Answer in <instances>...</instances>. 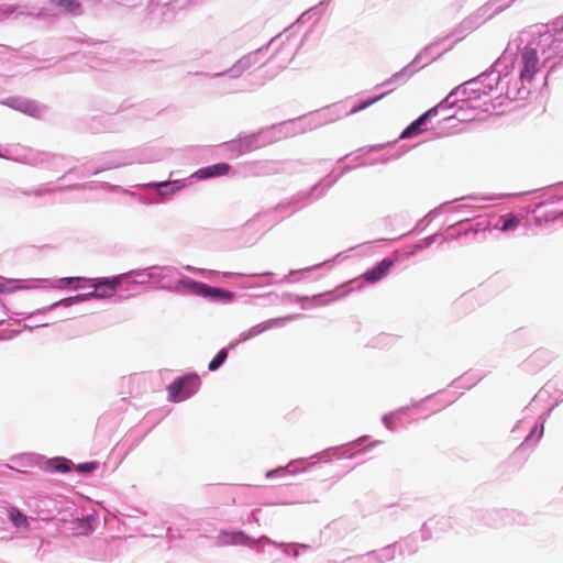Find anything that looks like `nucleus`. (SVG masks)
Instances as JSON below:
<instances>
[{"instance_id": "2eb2a0df", "label": "nucleus", "mask_w": 563, "mask_h": 563, "mask_svg": "<svg viewBox=\"0 0 563 563\" xmlns=\"http://www.w3.org/2000/svg\"><path fill=\"white\" fill-rule=\"evenodd\" d=\"M382 98H383V96H378V97L373 98L371 100L364 101L363 103H361L357 107L353 108L351 112L355 113V112H358L361 110H364V109H366L367 107H369L371 104H373L374 102H376L377 100H379Z\"/></svg>"}, {"instance_id": "39448f33", "label": "nucleus", "mask_w": 563, "mask_h": 563, "mask_svg": "<svg viewBox=\"0 0 563 563\" xmlns=\"http://www.w3.org/2000/svg\"><path fill=\"white\" fill-rule=\"evenodd\" d=\"M394 262L390 258H384L382 262H379L376 266L368 269L364 274V278L368 283H376L384 278L389 269L393 267Z\"/></svg>"}, {"instance_id": "f8f14e48", "label": "nucleus", "mask_w": 563, "mask_h": 563, "mask_svg": "<svg viewBox=\"0 0 563 563\" xmlns=\"http://www.w3.org/2000/svg\"><path fill=\"white\" fill-rule=\"evenodd\" d=\"M52 468L55 472H60V473H66V472L70 471L69 462L66 461V460H64V461H54L52 463Z\"/></svg>"}, {"instance_id": "4468645a", "label": "nucleus", "mask_w": 563, "mask_h": 563, "mask_svg": "<svg viewBox=\"0 0 563 563\" xmlns=\"http://www.w3.org/2000/svg\"><path fill=\"white\" fill-rule=\"evenodd\" d=\"M97 467L96 462L81 463L76 466V470L81 473H90Z\"/></svg>"}, {"instance_id": "6e6552de", "label": "nucleus", "mask_w": 563, "mask_h": 563, "mask_svg": "<svg viewBox=\"0 0 563 563\" xmlns=\"http://www.w3.org/2000/svg\"><path fill=\"white\" fill-rule=\"evenodd\" d=\"M27 288L24 285L20 284V280L16 279H8L0 276V292L1 294H11L20 289Z\"/></svg>"}, {"instance_id": "1a4fd4ad", "label": "nucleus", "mask_w": 563, "mask_h": 563, "mask_svg": "<svg viewBox=\"0 0 563 563\" xmlns=\"http://www.w3.org/2000/svg\"><path fill=\"white\" fill-rule=\"evenodd\" d=\"M8 516L12 523L14 525V527L24 529L29 527L27 517L24 514H22L19 509L10 507L8 509Z\"/></svg>"}, {"instance_id": "7ed1b4c3", "label": "nucleus", "mask_w": 563, "mask_h": 563, "mask_svg": "<svg viewBox=\"0 0 563 563\" xmlns=\"http://www.w3.org/2000/svg\"><path fill=\"white\" fill-rule=\"evenodd\" d=\"M194 290L197 295L210 298L217 301L229 302L233 299V294L222 288H216L202 283H194Z\"/></svg>"}, {"instance_id": "9b49d317", "label": "nucleus", "mask_w": 563, "mask_h": 563, "mask_svg": "<svg viewBox=\"0 0 563 563\" xmlns=\"http://www.w3.org/2000/svg\"><path fill=\"white\" fill-rule=\"evenodd\" d=\"M228 352L225 349H222L219 351V353L216 355V357L209 363L208 368L211 372L217 371L227 360Z\"/></svg>"}, {"instance_id": "ddd939ff", "label": "nucleus", "mask_w": 563, "mask_h": 563, "mask_svg": "<svg viewBox=\"0 0 563 563\" xmlns=\"http://www.w3.org/2000/svg\"><path fill=\"white\" fill-rule=\"evenodd\" d=\"M519 218L518 217H511V218H508L504 221V224L501 227V231H508V230H511V229H515L519 225Z\"/></svg>"}, {"instance_id": "423d86ee", "label": "nucleus", "mask_w": 563, "mask_h": 563, "mask_svg": "<svg viewBox=\"0 0 563 563\" xmlns=\"http://www.w3.org/2000/svg\"><path fill=\"white\" fill-rule=\"evenodd\" d=\"M437 113V108H432L420 115L416 121H413L409 126H407L401 133V139H408L421 133V126L426 123L427 119Z\"/></svg>"}, {"instance_id": "9d476101", "label": "nucleus", "mask_w": 563, "mask_h": 563, "mask_svg": "<svg viewBox=\"0 0 563 563\" xmlns=\"http://www.w3.org/2000/svg\"><path fill=\"white\" fill-rule=\"evenodd\" d=\"M56 7L65 12L77 13L80 8L79 0H51Z\"/></svg>"}, {"instance_id": "f257e3e1", "label": "nucleus", "mask_w": 563, "mask_h": 563, "mask_svg": "<svg viewBox=\"0 0 563 563\" xmlns=\"http://www.w3.org/2000/svg\"><path fill=\"white\" fill-rule=\"evenodd\" d=\"M200 386V378L196 374H189L172 383L167 390L169 400L180 401L194 395Z\"/></svg>"}, {"instance_id": "20e7f679", "label": "nucleus", "mask_w": 563, "mask_h": 563, "mask_svg": "<svg viewBox=\"0 0 563 563\" xmlns=\"http://www.w3.org/2000/svg\"><path fill=\"white\" fill-rule=\"evenodd\" d=\"M120 284L119 278H104V279H97L93 284V292L91 296L96 297H110L115 291L118 285Z\"/></svg>"}, {"instance_id": "0eeeda50", "label": "nucleus", "mask_w": 563, "mask_h": 563, "mask_svg": "<svg viewBox=\"0 0 563 563\" xmlns=\"http://www.w3.org/2000/svg\"><path fill=\"white\" fill-rule=\"evenodd\" d=\"M230 165L227 163H218L199 170L202 178L224 176L230 172Z\"/></svg>"}, {"instance_id": "f3484780", "label": "nucleus", "mask_w": 563, "mask_h": 563, "mask_svg": "<svg viewBox=\"0 0 563 563\" xmlns=\"http://www.w3.org/2000/svg\"><path fill=\"white\" fill-rule=\"evenodd\" d=\"M292 319V316H287L285 318H283L282 320H291Z\"/></svg>"}, {"instance_id": "f03ea898", "label": "nucleus", "mask_w": 563, "mask_h": 563, "mask_svg": "<svg viewBox=\"0 0 563 563\" xmlns=\"http://www.w3.org/2000/svg\"><path fill=\"white\" fill-rule=\"evenodd\" d=\"M522 68L520 70V78L522 80H532L534 75L539 71V56L536 48L525 47L521 53Z\"/></svg>"}, {"instance_id": "dca6fc26", "label": "nucleus", "mask_w": 563, "mask_h": 563, "mask_svg": "<svg viewBox=\"0 0 563 563\" xmlns=\"http://www.w3.org/2000/svg\"><path fill=\"white\" fill-rule=\"evenodd\" d=\"M555 34L563 38V20L556 23Z\"/></svg>"}]
</instances>
